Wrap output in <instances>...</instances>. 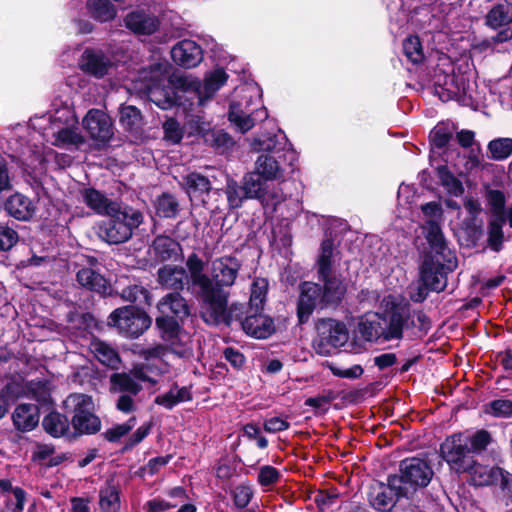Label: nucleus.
I'll list each match as a JSON object with an SVG mask.
<instances>
[{
	"instance_id": "5701e85b",
	"label": "nucleus",
	"mask_w": 512,
	"mask_h": 512,
	"mask_svg": "<svg viewBox=\"0 0 512 512\" xmlns=\"http://www.w3.org/2000/svg\"><path fill=\"white\" fill-rule=\"evenodd\" d=\"M240 324L246 334L258 339H265L274 331L272 319L258 311L247 316Z\"/></svg>"
},
{
	"instance_id": "79ce46f5",
	"label": "nucleus",
	"mask_w": 512,
	"mask_h": 512,
	"mask_svg": "<svg viewBox=\"0 0 512 512\" xmlns=\"http://www.w3.org/2000/svg\"><path fill=\"white\" fill-rule=\"evenodd\" d=\"M185 185L191 199L207 194L211 189L210 181L198 173H190L187 175Z\"/></svg>"
},
{
	"instance_id": "1a4fd4ad",
	"label": "nucleus",
	"mask_w": 512,
	"mask_h": 512,
	"mask_svg": "<svg viewBox=\"0 0 512 512\" xmlns=\"http://www.w3.org/2000/svg\"><path fill=\"white\" fill-rule=\"evenodd\" d=\"M383 341L400 340L410 317L409 303L399 295L385 296L381 301Z\"/></svg>"
},
{
	"instance_id": "cd10ccee",
	"label": "nucleus",
	"mask_w": 512,
	"mask_h": 512,
	"mask_svg": "<svg viewBox=\"0 0 512 512\" xmlns=\"http://www.w3.org/2000/svg\"><path fill=\"white\" fill-rule=\"evenodd\" d=\"M154 255L160 261L176 260L181 256L180 244L168 236H158L152 244Z\"/></svg>"
},
{
	"instance_id": "f03ea898",
	"label": "nucleus",
	"mask_w": 512,
	"mask_h": 512,
	"mask_svg": "<svg viewBox=\"0 0 512 512\" xmlns=\"http://www.w3.org/2000/svg\"><path fill=\"white\" fill-rule=\"evenodd\" d=\"M139 354L143 357L144 363L134 365L129 373H113L110 376L112 392L138 395L142 390L140 382L155 385L162 375L170 372L173 359L164 345L143 349Z\"/></svg>"
},
{
	"instance_id": "37998d69",
	"label": "nucleus",
	"mask_w": 512,
	"mask_h": 512,
	"mask_svg": "<svg viewBox=\"0 0 512 512\" xmlns=\"http://www.w3.org/2000/svg\"><path fill=\"white\" fill-rule=\"evenodd\" d=\"M333 241L325 239L321 244V254L318 260V273L321 278H326L331 275V269L333 264Z\"/></svg>"
},
{
	"instance_id": "aec40b11",
	"label": "nucleus",
	"mask_w": 512,
	"mask_h": 512,
	"mask_svg": "<svg viewBox=\"0 0 512 512\" xmlns=\"http://www.w3.org/2000/svg\"><path fill=\"white\" fill-rule=\"evenodd\" d=\"M157 275L159 284L166 289L182 290L185 285L192 287L190 272L182 266L164 265Z\"/></svg>"
},
{
	"instance_id": "72a5a7b5",
	"label": "nucleus",
	"mask_w": 512,
	"mask_h": 512,
	"mask_svg": "<svg viewBox=\"0 0 512 512\" xmlns=\"http://www.w3.org/2000/svg\"><path fill=\"white\" fill-rule=\"evenodd\" d=\"M90 350L96 359L103 365L112 369H117L120 364V358L117 352L107 343L100 340H94L90 344Z\"/></svg>"
},
{
	"instance_id": "20e7f679",
	"label": "nucleus",
	"mask_w": 512,
	"mask_h": 512,
	"mask_svg": "<svg viewBox=\"0 0 512 512\" xmlns=\"http://www.w3.org/2000/svg\"><path fill=\"white\" fill-rule=\"evenodd\" d=\"M161 316L156 318V325L161 332V337L168 342L164 346L172 359L188 357L191 348L182 341L183 334L175 318L183 319L188 316L189 309L185 299L179 293H169L164 296L157 305Z\"/></svg>"
},
{
	"instance_id": "de8ad7c7",
	"label": "nucleus",
	"mask_w": 512,
	"mask_h": 512,
	"mask_svg": "<svg viewBox=\"0 0 512 512\" xmlns=\"http://www.w3.org/2000/svg\"><path fill=\"white\" fill-rule=\"evenodd\" d=\"M403 52L413 64H419L424 59L421 42L417 36H409L403 42Z\"/></svg>"
},
{
	"instance_id": "f8f14e48",
	"label": "nucleus",
	"mask_w": 512,
	"mask_h": 512,
	"mask_svg": "<svg viewBox=\"0 0 512 512\" xmlns=\"http://www.w3.org/2000/svg\"><path fill=\"white\" fill-rule=\"evenodd\" d=\"M442 458L456 473H465L473 464L466 433H456L447 437L440 446Z\"/></svg>"
},
{
	"instance_id": "774afa93",
	"label": "nucleus",
	"mask_w": 512,
	"mask_h": 512,
	"mask_svg": "<svg viewBox=\"0 0 512 512\" xmlns=\"http://www.w3.org/2000/svg\"><path fill=\"white\" fill-rule=\"evenodd\" d=\"M17 240V233L13 229L5 225H0V250H9Z\"/></svg>"
},
{
	"instance_id": "6ab92c4d",
	"label": "nucleus",
	"mask_w": 512,
	"mask_h": 512,
	"mask_svg": "<svg viewBox=\"0 0 512 512\" xmlns=\"http://www.w3.org/2000/svg\"><path fill=\"white\" fill-rule=\"evenodd\" d=\"M441 224H433L431 226H422L425 238L430 245L431 250L439 255L444 262L447 263V269H452L456 265V261L443 235Z\"/></svg>"
},
{
	"instance_id": "69168bd1",
	"label": "nucleus",
	"mask_w": 512,
	"mask_h": 512,
	"mask_svg": "<svg viewBox=\"0 0 512 512\" xmlns=\"http://www.w3.org/2000/svg\"><path fill=\"white\" fill-rule=\"evenodd\" d=\"M333 375L341 378L356 379L363 374V368L360 365H353L350 368H340L332 363L327 364Z\"/></svg>"
},
{
	"instance_id": "6e6d98bb",
	"label": "nucleus",
	"mask_w": 512,
	"mask_h": 512,
	"mask_svg": "<svg viewBox=\"0 0 512 512\" xmlns=\"http://www.w3.org/2000/svg\"><path fill=\"white\" fill-rule=\"evenodd\" d=\"M511 21V16L506 11L505 7L502 5H498L490 10V12L486 16V23L488 26L496 29L501 26L506 25Z\"/></svg>"
},
{
	"instance_id": "4c0bfd02",
	"label": "nucleus",
	"mask_w": 512,
	"mask_h": 512,
	"mask_svg": "<svg viewBox=\"0 0 512 512\" xmlns=\"http://www.w3.org/2000/svg\"><path fill=\"white\" fill-rule=\"evenodd\" d=\"M267 181L262 178L255 170L247 173L243 178V189L245 196L250 199L260 200L263 197Z\"/></svg>"
},
{
	"instance_id": "09e8293b",
	"label": "nucleus",
	"mask_w": 512,
	"mask_h": 512,
	"mask_svg": "<svg viewBox=\"0 0 512 512\" xmlns=\"http://www.w3.org/2000/svg\"><path fill=\"white\" fill-rule=\"evenodd\" d=\"M422 226H431L441 224L443 220V210L438 202H429L421 205Z\"/></svg>"
},
{
	"instance_id": "dca6fc26",
	"label": "nucleus",
	"mask_w": 512,
	"mask_h": 512,
	"mask_svg": "<svg viewBox=\"0 0 512 512\" xmlns=\"http://www.w3.org/2000/svg\"><path fill=\"white\" fill-rule=\"evenodd\" d=\"M405 497L401 487H393V476L388 478L387 485L379 484L371 488L369 502L378 511H390L396 504V499Z\"/></svg>"
},
{
	"instance_id": "8fccbe9b",
	"label": "nucleus",
	"mask_w": 512,
	"mask_h": 512,
	"mask_svg": "<svg viewBox=\"0 0 512 512\" xmlns=\"http://www.w3.org/2000/svg\"><path fill=\"white\" fill-rule=\"evenodd\" d=\"M488 149L491 153V158L494 160H504L512 154V139L511 138H498L492 140Z\"/></svg>"
},
{
	"instance_id": "f3484780",
	"label": "nucleus",
	"mask_w": 512,
	"mask_h": 512,
	"mask_svg": "<svg viewBox=\"0 0 512 512\" xmlns=\"http://www.w3.org/2000/svg\"><path fill=\"white\" fill-rule=\"evenodd\" d=\"M320 299V286L312 282H304L300 286V296L297 305V316L300 323L308 321Z\"/></svg>"
},
{
	"instance_id": "a878e982",
	"label": "nucleus",
	"mask_w": 512,
	"mask_h": 512,
	"mask_svg": "<svg viewBox=\"0 0 512 512\" xmlns=\"http://www.w3.org/2000/svg\"><path fill=\"white\" fill-rule=\"evenodd\" d=\"M5 209L9 215L22 221L30 219L35 212L33 202L20 193H15L7 199Z\"/></svg>"
},
{
	"instance_id": "393cba45",
	"label": "nucleus",
	"mask_w": 512,
	"mask_h": 512,
	"mask_svg": "<svg viewBox=\"0 0 512 512\" xmlns=\"http://www.w3.org/2000/svg\"><path fill=\"white\" fill-rule=\"evenodd\" d=\"M64 408L67 412L73 413L72 425H81L80 416L94 412L92 397L86 394L75 393L69 395L64 401Z\"/></svg>"
},
{
	"instance_id": "603ef678",
	"label": "nucleus",
	"mask_w": 512,
	"mask_h": 512,
	"mask_svg": "<svg viewBox=\"0 0 512 512\" xmlns=\"http://www.w3.org/2000/svg\"><path fill=\"white\" fill-rule=\"evenodd\" d=\"M141 122L140 111L134 106H123L120 109V123L127 130H135Z\"/></svg>"
},
{
	"instance_id": "c03bdc74",
	"label": "nucleus",
	"mask_w": 512,
	"mask_h": 512,
	"mask_svg": "<svg viewBox=\"0 0 512 512\" xmlns=\"http://www.w3.org/2000/svg\"><path fill=\"white\" fill-rule=\"evenodd\" d=\"M464 207L469 218L463 222V227L470 232H474L482 225V220L479 219L482 211L481 205L478 200L467 198L464 202Z\"/></svg>"
},
{
	"instance_id": "ddd939ff",
	"label": "nucleus",
	"mask_w": 512,
	"mask_h": 512,
	"mask_svg": "<svg viewBox=\"0 0 512 512\" xmlns=\"http://www.w3.org/2000/svg\"><path fill=\"white\" fill-rule=\"evenodd\" d=\"M109 324L117 327L125 336L135 338L150 327L151 319L145 312L127 306L114 310L109 316Z\"/></svg>"
},
{
	"instance_id": "13d9d810",
	"label": "nucleus",
	"mask_w": 512,
	"mask_h": 512,
	"mask_svg": "<svg viewBox=\"0 0 512 512\" xmlns=\"http://www.w3.org/2000/svg\"><path fill=\"white\" fill-rule=\"evenodd\" d=\"M469 440L471 453H480L487 448L491 442V435L485 430H478L473 434H466Z\"/></svg>"
},
{
	"instance_id": "3c124183",
	"label": "nucleus",
	"mask_w": 512,
	"mask_h": 512,
	"mask_svg": "<svg viewBox=\"0 0 512 512\" xmlns=\"http://www.w3.org/2000/svg\"><path fill=\"white\" fill-rule=\"evenodd\" d=\"M120 296L125 301L150 304L149 292L144 287L136 284L125 287Z\"/></svg>"
},
{
	"instance_id": "ea45409f",
	"label": "nucleus",
	"mask_w": 512,
	"mask_h": 512,
	"mask_svg": "<svg viewBox=\"0 0 512 512\" xmlns=\"http://www.w3.org/2000/svg\"><path fill=\"white\" fill-rule=\"evenodd\" d=\"M99 506L102 512H119L120 496L117 487L107 484L100 490Z\"/></svg>"
},
{
	"instance_id": "a18cd8bd",
	"label": "nucleus",
	"mask_w": 512,
	"mask_h": 512,
	"mask_svg": "<svg viewBox=\"0 0 512 512\" xmlns=\"http://www.w3.org/2000/svg\"><path fill=\"white\" fill-rule=\"evenodd\" d=\"M268 290V281L265 278H256L254 279L251 285V294H250V306L254 308L255 311H259L263 308L264 303L266 301V294Z\"/></svg>"
},
{
	"instance_id": "9b49d317",
	"label": "nucleus",
	"mask_w": 512,
	"mask_h": 512,
	"mask_svg": "<svg viewBox=\"0 0 512 512\" xmlns=\"http://www.w3.org/2000/svg\"><path fill=\"white\" fill-rule=\"evenodd\" d=\"M348 339L349 332L343 322L323 319L317 324V337L313 341V347L319 355L328 356L344 346Z\"/></svg>"
},
{
	"instance_id": "c756f323",
	"label": "nucleus",
	"mask_w": 512,
	"mask_h": 512,
	"mask_svg": "<svg viewBox=\"0 0 512 512\" xmlns=\"http://www.w3.org/2000/svg\"><path fill=\"white\" fill-rule=\"evenodd\" d=\"M87 13L100 23L110 22L117 15L116 7L109 0H87Z\"/></svg>"
},
{
	"instance_id": "680f3d73",
	"label": "nucleus",
	"mask_w": 512,
	"mask_h": 512,
	"mask_svg": "<svg viewBox=\"0 0 512 512\" xmlns=\"http://www.w3.org/2000/svg\"><path fill=\"white\" fill-rule=\"evenodd\" d=\"M178 210V203L171 195H162L157 202V212L160 216L170 218L174 217Z\"/></svg>"
},
{
	"instance_id": "a211bd4d",
	"label": "nucleus",
	"mask_w": 512,
	"mask_h": 512,
	"mask_svg": "<svg viewBox=\"0 0 512 512\" xmlns=\"http://www.w3.org/2000/svg\"><path fill=\"white\" fill-rule=\"evenodd\" d=\"M171 57L177 65L193 68L202 61L203 52L196 42L185 39L172 48Z\"/></svg>"
},
{
	"instance_id": "4468645a",
	"label": "nucleus",
	"mask_w": 512,
	"mask_h": 512,
	"mask_svg": "<svg viewBox=\"0 0 512 512\" xmlns=\"http://www.w3.org/2000/svg\"><path fill=\"white\" fill-rule=\"evenodd\" d=\"M78 65L84 73L100 79L110 74L116 63L111 55L102 50L87 48L83 51Z\"/></svg>"
},
{
	"instance_id": "423d86ee",
	"label": "nucleus",
	"mask_w": 512,
	"mask_h": 512,
	"mask_svg": "<svg viewBox=\"0 0 512 512\" xmlns=\"http://www.w3.org/2000/svg\"><path fill=\"white\" fill-rule=\"evenodd\" d=\"M260 105V89L256 84L247 83L237 87L230 104V122L240 132H248L256 121L267 118L266 109Z\"/></svg>"
},
{
	"instance_id": "c9c22d12",
	"label": "nucleus",
	"mask_w": 512,
	"mask_h": 512,
	"mask_svg": "<svg viewBox=\"0 0 512 512\" xmlns=\"http://www.w3.org/2000/svg\"><path fill=\"white\" fill-rule=\"evenodd\" d=\"M440 185L451 196H461L464 193L462 182L445 165L436 167Z\"/></svg>"
},
{
	"instance_id": "58836bf2",
	"label": "nucleus",
	"mask_w": 512,
	"mask_h": 512,
	"mask_svg": "<svg viewBox=\"0 0 512 512\" xmlns=\"http://www.w3.org/2000/svg\"><path fill=\"white\" fill-rule=\"evenodd\" d=\"M191 399V393L186 387L173 386L167 393L156 397L155 402L166 409Z\"/></svg>"
},
{
	"instance_id": "bf43d9fd",
	"label": "nucleus",
	"mask_w": 512,
	"mask_h": 512,
	"mask_svg": "<svg viewBox=\"0 0 512 512\" xmlns=\"http://www.w3.org/2000/svg\"><path fill=\"white\" fill-rule=\"evenodd\" d=\"M136 419L131 417L127 422L115 425L105 432V438L110 442H117L128 434L135 426Z\"/></svg>"
},
{
	"instance_id": "9d476101",
	"label": "nucleus",
	"mask_w": 512,
	"mask_h": 512,
	"mask_svg": "<svg viewBox=\"0 0 512 512\" xmlns=\"http://www.w3.org/2000/svg\"><path fill=\"white\" fill-rule=\"evenodd\" d=\"M393 476V487H401L408 496L417 488L426 487L433 476L429 464L420 458L404 459L400 463L399 474Z\"/></svg>"
},
{
	"instance_id": "7ed1b4c3",
	"label": "nucleus",
	"mask_w": 512,
	"mask_h": 512,
	"mask_svg": "<svg viewBox=\"0 0 512 512\" xmlns=\"http://www.w3.org/2000/svg\"><path fill=\"white\" fill-rule=\"evenodd\" d=\"M251 147L266 152L257 157L254 168L266 181H284L286 166L292 167L297 160L295 151L288 148L286 135L280 130L254 138Z\"/></svg>"
},
{
	"instance_id": "4d7b16f0",
	"label": "nucleus",
	"mask_w": 512,
	"mask_h": 512,
	"mask_svg": "<svg viewBox=\"0 0 512 512\" xmlns=\"http://www.w3.org/2000/svg\"><path fill=\"white\" fill-rule=\"evenodd\" d=\"M81 425H73L76 432L79 434H92L99 431L101 423L99 418L94 412L86 413L80 416Z\"/></svg>"
},
{
	"instance_id": "7c9ffc66",
	"label": "nucleus",
	"mask_w": 512,
	"mask_h": 512,
	"mask_svg": "<svg viewBox=\"0 0 512 512\" xmlns=\"http://www.w3.org/2000/svg\"><path fill=\"white\" fill-rule=\"evenodd\" d=\"M324 281L323 290L320 288V299L322 304H337L345 293V287L337 277L331 275L322 278Z\"/></svg>"
},
{
	"instance_id": "6e6552de",
	"label": "nucleus",
	"mask_w": 512,
	"mask_h": 512,
	"mask_svg": "<svg viewBox=\"0 0 512 512\" xmlns=\"http://www.w3.org/2000/svg\"><path fill=\"white\" fill-rule=\"evenodd\" d=\"M106 216L107 219L101 221L99 225L98 235L109 244L128 241L133 230L143 222V215L139 211L132 208L122 209L120 205Z\"/></svg>"
},
{
	"instance_id": "473e14b6",
	"label": "nucleus",
	"mask_w": 512,
	"mask_h": 512,
	"mask_svg": "<svg viewBox=\"0 0 512 512\" xmlns=\"http://www.w3.org/2000/svg\"><path fill=\"white\" fill-rule=\"evenodd\" d=\"M77 281L83 287L99 294L107 291L106 279L92 268H82L77 272Z\"/></svg>"
},
{
	"instance_id": "e2e57ef3",
	"label": "nucleus",
	"mask_w": 512,
	"mask_h": 512,
	"mask_svg": "<svg viewBox=\"0 0 512 512\" xmlns=\"http://www.w3.org/2000/svg\"><path fill=\"white\" fill-rule=\"evenodd\" d=\"M226 195L228 204L231 208H238L242 205V202L247 197L245 196V191L242 187H239L236 182L231 181L228 182L226 187Z\"/></svg>"
},
{
	"instance_id": "e433bc0d",
	"label": "nucleus",
	"mask_w": 512,
	"mask_h": 512,
	"mask_svg": "<svg viewBox=\"0 0 512 512\" xmlns=\"http://www.w3.org/2000/svg\"><path fill=\"white\" fill-rule=\"evenodd\" d=\"M42 425L45 431L53 437L65 436L70 427L68 419L58 412H51L45 416Z\"/></svg>"
},
{
	"instance_id": "4be33fe9",
	"label": "nucleus",
	"mask_w": 512,
	"mask_h": 512,
	"mask_svg": "<svg viewBox=\"0 0 512 512\" xmlns=\"http://www.w3.org/2000/svg\"><path fill=\"white\" fill-rule=\"evenodd\" d=\"M125 26L138 35H151L159 27L158 19L143 10L133 11L124 19Z\"/></svg>"
},
{
	"instance_id": "b1692460",
	"label": "nucleus",
	"mask_w": 512,
	"mask_h": 512,
	"mask_svg": "<svg viewBox=\"0 0 512 512\" xmlns=\"http://www.w3.org/2000/svg\"><path fill=\"white\" fill-rule=\"evenodd\" d=\"M80 195L86 206L98 215H107L109 212L115 211L119 205L94 188H83Z\"/></svg>"
},
{
	"instance_id": "0e129e2a",
	"label": "nucleus",
	"mask_w": 512,
	"mask_h": 512,
	"mask_svg": "<svg viewBox=\"0 0 512 512\" xmlns=\"http://www.w3.org/2000/svg\"><path fill=\"white\" fill-rule=\"evenodd\" d=\"M165 139L176 144L183 137V130L180 124L173 118L167 119L163 124Z\"/></svg>"
},
{
	"instance_id": "0eeeda50",
	"label": "nucleus",
	"mask_w": 512,
	"mask_h": 512,
	"mask_svg": "<svg viewBox=\"0 0 512 512\" xmlns=\"http://www.w3.org/2000/svg\"><path fill=\"white\" fill-rule=\"evenodd\" d=\"M228 75L222 68L206 73L203 82L191 74H181L174 79L178 91L187 94L189 111L203 106L227 82Z\"/></svg>"
},
{
	"instance_id": "49530a36",
	"label": "nucleus",
	"mask_w": 512,
	"mask_h": 512,
	"mask_svg": "<svg viewBox=\"0 0 512 512\" xmlns=\"http://www.w3.org/2000/svg\"><path fill=\"white\" fill-rule=\"evenodd\" d=\"M440 78L441 76H436L434 84L435 92L442 101H448L460 92L459 87L455 84L454 75H445L444 82H441Z\"/></svg>"
},
{
	"instance_id": "bb28decb",
	"label": "nucleus",
	"mask_w": 512,
	"mask_h": 512,
	"mask_svg": "<svg viewBox=\"0 0 512 512\" xmlns=\"http://www.w3.org/2000/svg\"><path fill=\"white\" fill-rule=\"evenodd\" d=\"M465 473H469L471 482L476 486H486L497 484L499 477L502 476V469L499 467H488L475 462L473 459L472 467Z\"/></svg>"
},
{
	"instance_id": "39448f33",
	"label": "nucleus",
	"mask_w": 512,
	"mask_h": 512,
	"mask_svg": "<svg viewBox=\"0 0 512 512\" xmlns=\"http://www.w3.org/2000/svg\"><path fill=\"white\" fill-rule=\"evenodd\" d=\"M167 68V64L158 63L149 70L143 69L139 75V90L144 92L150 101L163 110L177 105L182 107L184 112H190L187 94L178 91L174 83V79L181 74L172 75L169 80L171 87L165 86Z\"/></svg>"
},
{
	"instance_id": "864d4df0",
	"label": "nucleus",
	"mask_w": 512,
	"mask_h": 512,
	"mask_svg": "<svg viewBox=\"0 0 512 512\" xmlns=\"http://www.w3.org/2000/svg\"><path fill=\"white\" fill-rule=\"evenodd\" d=\"M486 198L488 204L491 207L493 215L495 218L502 219V221H506L505 218V195L503 192L499 190H488L486 194Z\"/></svg>"
},
{
	"instance_id": "2f4dec72",
	"label": "nucleus",
	"mask_w": 512,
	"mask_h": 512,
	"mask_svg": "<svg viewBox=\"0 0 512 512\" xmlns=\"http://www.w3.org/2000/svg\"><path fill=\"white\" fill-rule=\"evenodd\" d=\"M358 331L366 341L383 340L381 317L378 314L366 315L360 320Z\"/></svg>"
},
{
	"instance_id": "c85d7f7f",
	"label": "nucleus",
	"mask_w": 512,
	"mask_h": 512,
	"mask_svg": "<svg viewBox=\"0 0 512 512\" xmlns=\"http://www.w3.org/2000/svg\"><path fill=\"white\" fill-rule=\"evenodd\" d=\"M13 422L19 430H32L39 422L37 406L34 404L18 405L13 413Z\"/></svg>"
},
{
	"instance_id": "f257e3e1",
	"label": "nucleus",
	"mask_w": 512,
	"mask_h": 512,
	"mask_svg": "<svg viewBox=\"0 0 512 512\" xmlns=\"http://www.w3.org/2000/svg\"><path fill=\"white\" fill-rule=\"evenodd\" d=\"M205 262L192 253L186 260L192 288L201 301V316L207 324H231L227 313V295L222 287L232 286L240 269L239 261L232 256H223L211 262L209 277L205 273Z\"/></svg>"
},
{
	"instance_id": "412c9836",
	"label": "nucleus",
	"mask_w": 512,
	"mask_h": 512,
	"mask_svg": "<svg viewBox=\"0 0 512 512\" xmlns=\"http://www.w3.org/2000/svg\"><path fill=\"white\" fill-rule=\"evenodd\" d=\"M420 279L431 291L440 292L444 290L447 283L444 265L438 260L426 259L421 266Z\"/></svg>"
},
{
	"instance_id": "f704fd0d",
	"label": "nucleus",
	"mask_w": 512,
	"mask_h": 512,
	"mask_svg": "<svg viewBox=\"0 0 512 512\" xmlns=\"http://www.w3.org/2000/svg\"><path fill=\"white\" fill-rule=\"evenodd\" d=\"M54 144L58 147L73 150L84 144L85 139L77 127H64L54 133Z\"/></svg>"
},
{
	"instance_id": "a19ab883",
	"label": "nucleus",
	"mask_w": 512,
	"mask_h": 512,
	"mask_svg": "<svg viewBox=\"0 0 512 512\" xmlns=\"http://www.w3.org/2000/svg\"><path fill=\"white\" fill-rule=\"evenodd\" d=\"M452 138V130L445 124H439L434 127L430 133V140L432 145L431 161H435V155L440 154V150L446 147Z\"/></svg>"
},
{
	"instance_id": "5fc2aeb1",
	"label": "nucleus",
	"mask_w": 512,
	"mask_h": 512,
	"mask_svg": "<svg viewBox=\"0 0 512 512\" xmlns=\"http://www.w3.org/2000/svg\"><path fill=\"white\" fill-rule=\"evenodd\" d=\"M506 221L495 218L489 224V237L488 243L491 249L499 251L503 242V231L502 227Z\"/></svg>"
},
{
	"instance_id": "052dcab7",
	"label": "nucleus",
	"mask_w": 512,
	"mask_h": 512,
	"mask_svg": "<svg viewBox=\"0 0 512 512\" xmlns=\"http://www.w3.org/2000/svg\"><path fill=\"white\" fill-rule=\"evenodd\" d=\"M286 195L283 193L282 189L279 187L269 188L267 185L263 197H261L260 201L265 207H271L272 210H275L276 207L285 201Z\"/></svg>"
},
{
	"instance_id": "338daca9",
	"label": "nucleus",
	"mask_w": 512,
	"mask_h": 512,
	"mask_svg": "<svg viewBox=\"0 0 512 512\" xmlns=\"http://www.w3.org/2000/svg\"><path fill=\"white\" fill-rule=\"evenodd\" d=\"M280 477L278 470L270 465L262 466L259 469L258 482L261 486H270L275 484Z\"/></svg>"
},
{
	"instance_id": "2eb2a0df",
	"label": "nucleus",
	"mask_w": 512,
	"mask_h": 512,
	"mask_svg": "<svg viewBox=\"0 0 512 512\" xmlns=\"http://www.w3.org/2000/svg\"><path fill=\"white\" fill-rule=\"evenodd\" d=\"M82 124L90 137L94 140L107 142L113 135L111 119L102 110H89L83 118Z\"/></svg>"
}]
</instances>
